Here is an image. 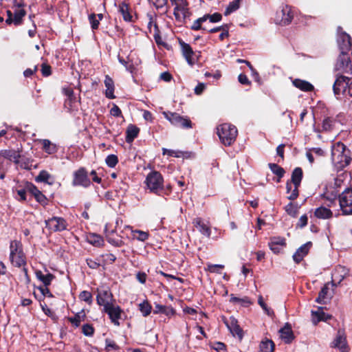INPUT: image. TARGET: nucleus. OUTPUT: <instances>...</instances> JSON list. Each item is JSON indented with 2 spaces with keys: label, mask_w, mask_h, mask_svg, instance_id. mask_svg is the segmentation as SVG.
Segmentation results:
<instances>
[{
  "label": "nucleus",
  "mask_w": 352,
  "mask_h": 352,
  "mask_svg": "<svg viewBox=\"0 0 352 352\" xmlns=\"http://www.w3.org/2000/svg\"><path fill=\"white\" fill-rule=\"evenodd\" d=\"M331 153V160L337 171L343 170L351 165L352 144L346 145L340 141L336 142L332 144Z\"/></svg>",
  "instance_id": "obj_1"
},
{
  "label": "nucleus",
  "mask_w": 352,
  "mask_h": 352,
  "mask_svg": "<svg viewBox=\"0 0 352 352\" xmlns=\"http://www.w3.org/2000/svg\"><path fill=\"white\" fill-rule=\"evenodd\" d=\"M164 177L157 170H152L148 173L144 184L150 192L161 196L164 189Z\"/></svg>",
  "instance_id": "obj_2"
},
{
  "label": "nucleus",
  "mask_w": 352,
  "mask_h": 352,
  "mask_svg": "<svg viewBox=\"0 0 352 352\" xmlns=\"http://www.w3.org/2000/svg\"><path fill=\"white\" fill-rule=\"evenodd\" d=\"M217 130L221 143L226 146H231L236 140L238 131L235 126L224 123L217 126Z\"/></svg>",
  "instance_id": "obj_3"
},
{
  "label": "nucleus",
  "mask_w": 352,
  "mask_h": 352,
  "mask_svg": "<svg viewBox=\"0 0 352 352\" xmlns=\"http://www.w3.org/2000/svg\"><path fill=\"white\" fill-rule=\"evenodd\" d=\"M10 260L16 267L25 266L27 264L26 256L23 250L22 243L19 241H12L10 245Z\"/></svg>",
  "instance_id": "obj_4"
},
{
  "label": "nucleus",
  "mask_w": 352,
  "mask_h": 352,
  "mask_svg": "<svg viewBox=\"0 0 352 352\" xmlns=\"http://www.w3.org/2000/svg\"><path fill=\"white\" fill-rule=\"evenodd\" d=\"M163 115L175 126L186 129L192 128V122L188 116L171 111H164Z\"/></svg>",
  "instance_id": "obj_5"
},
{
  "label": "nucleus",
  "mask_w": 352,
  "mask_h": 352,
  "mask_svg": "<svg viewBox=\"0 0 352 352\" xmlns=\"http://www.w3.org/2000/svg\"><path fill=\"white\" fill-rule=\"evenodd\" d=\"M173 5H175L174 15L176 21L184 22L185 19L189 17L190 12L188 8V3L186 0H170Z\"/></svg>",
  "instance_id": "obj_6"
},
{
  "label": "nucleus",
  "mask_w": 352,
  "mask_h": 352,
  "mask_svg": "<svg viewBox=\"0 0 352 352\" xmlns=\"http://www.w3.org/2000/svg\"><path fill=\"white\" fill-rule=\"evenodd\" d=\"M91 180L89 178L88 171L85 167H80L73 173L72 184L73 186H82L88 188L91 186Z\"/></svg>",
  "instance_id": "obj_7"
},
{
  "label": "nucleus",
  "mask_w": 352,
  "mask_h": 352,
  "mask_svg": "<svg viewBox=\"0 0 352 352\" xmlns=\"http://www.w3.org/2000/svg\"><path fill=\"white\" fill-rule=\"evenodd\" d=\"M351 78L343 75H336V80L333 85V91L335 96L339 98L344 94L346 89L351 87Z\"/></svg>",
  "instance_id": "obj_8"
},
{
  "label": "nucleus",
  "mask_w": 352,
  "mask_h": 352,
  "mask_svg": "<svg viewBox=\"0 0 352 352\" xmlns=\"http://www.w3.org/2000/svg\"><path fill=\"white\" fill-rule=\"evenodd\" d=\"M338 201L343 214H352V188L345 189L339 195Z\"/></svg>",
  "instance_id": "obj_9"
},
{
  "label": "nucleus",
  "mask_w": 352,
  "mask_h": 352,
  "mask_svg": "<svg viewBox=\"0 0 352 352\" xmlns=\"http://www.w3.org/2000/svg\"><path fill=\"white\" fill-rule=\"evenodd\" d=\"M102 311L109 316L111 322L114 325L118 327L120 325L119 320L121 319L124 311L119 305H117L116 302L111 304L108 307L106 306L102 309Z\"/></svg>",
  "instance_id": "obj_10"
},
{
  "label": "nucleus",
  "mask_w": 352,
  "mask_h": 352,
  "mask_svg": "<svg viewBox=\"0 0 352 352\" xmlns=\"http://www.w3.org/2000/svg\"><path fill=\"white\" fill-rule=\"evenodd\" d=\"M335 69L342 73L352 74V64L347 52H340L337 58Z\"/></svg>",
  "instance_id": "obj_11"
},
{
  "label": "nucleus",
  "mask_w": 352,
  "mask_h": 352,
  "mask_svg": "<svg viewBox=\"0 0 352 352\" xmlns=\"http://www.w3.org/2000/svg\"><path fill=\"white\" fill-rule=\"evenodd\" d=\"M96 302L99 306H102L104 308L111 304L116 302V299L113 297L109 289H96Z\"/></svg>",
  "instance_id": "obj_12"
},
{
  "label": "nucleus",
  "mask_w": 352,
  "mask_h": 352,
  "mask_svg": "<svg viewBox=\"0 0 352 352\" xmlns=\"http://www.w3.org/2000/svg\"><path fill=\"white\" fill-rule=\"evenodd\" d=\"M45 226L54 232H63L67 228V221L60 217H52L45 221Z\"/></svg>",
  "instance_id": "obj_13"
},
{
  "label": "nucleus",
  "mask_w": 352,
  "mask_h": 352,
  "mask_svg": "<svg viewBox=\"0 0 352 352\" xmlns=\"http://www.w3.org/2000/svg\"><path fill=\"white\" fill-rule=\"evenodd\" d=\"M293 19L294 12L292 8L288 6H285L280 11L276 12L275 21L277 24L285 26L289 25Z\"/></svg>",
  "instance_id": "obj_14"
},
{
  "label": "nucleus",
  "mask_w": 352,
  "mask_h": 352,
  "mask_svg": "<svg viewBox=\"0 0 352 352\" xmlns=\"http://www.w3.org/2000/svg\"><path fill=\"white\" fill-rule=\"evenodd\" d=\"M223 321L234 336H237L239 339L243 338V329L240 327L238 320L234 316H230L229 318L223 317Z\"/></svg>",
  "instance_id": "obj_15"
},
{
  "label": "nucleus",
  "mask_w": 352,
  "mask_h": 352,
  "mask_svg": "<svg viewBox=\"0 0 352 352\" xmlns=\"http://www.w3.org/2000/svg\"><path fill=\"white\" fill-rule=\"evenodd\" d=\"M270 240L269 248L274 254H279L287 245L286 239L284 237L273 236Z\"/></svg>",
  "instance_id": "obj_16"
},
{
  "label": "nucleus",
  "mask_w": 352,
  "mask_h": 352,
  "mask_svg": "<svg viewBox=\"0 0 352 352\" xmlns=\"http://www.w3.org/2000/svg\"><path fill=\"white\" fill-rule=\"evenodd\" d=\"M338 43L341 52L348 53L352 46L351 37L346 32H342L338 35Z\"/></svg>",
  "instance_id": "obj_17"
},
{
  "label": "nucleus",
  "mask_w": 352,
  "mask_h": 352,
  "mask_svg": "<svg viewBox=\"0 0 352 352\" xmlns=\"http://www.w3.org/2000/svg\"><path fill=\"white\" fill-rule=\"evenodd\" d=\"M14 6L16 9L13 12L12 23L15 26H18L22 24L23 19L26 15V11L22 8L23 4L17 3L16 0H14Z\"/></svg>",
  "instance_id": "obj_18"
},
{
  "label": "nucleus",
  "mask_w": 352,
  "mask_h": 352,
  "mask_svg": "<svg viewBox=\"0 0 352 352\" xmlns=\"http://www.w3.org/2000/svg\"><path fill=\"white\" fill-rule=\"evenodd\" d=\"M179 44L181 47L182 55L185 58L186 62L190 65L192 66L195 64V61L192 58V56L194 55L195 53L192 50V48L189 44L185 43L182 39L179 40Z\"/></svg>",
  "instance_id": "obj_19"
},
{
  "label": "nucleus",
  "mask_w": 352,
  "mask_h": 352,
  "mask_svg": "<svg viewBox=\"0 0 352 352\" xmlns=\"http://www.w3.org/2000/svg\"><path fill=\"white\" fill-rule=\"evenodd\" d=\"M331 346L338 348L342 352L346 351V340L343 330L339 329L334 340L331 344Z\"/></svg>",
  "instance_id": "obj_20"
},
{
  "label": "nucleus",
  "mask_w": 352,
  "mask_h": 352,
  "mask_svg": "<svg viewBox=\"0 0 352 352\" xmlns=\"http://www.w3.org/2000/svg\"><path fill=\"white\" fill-rule=\"evenodd\" d=\"M311 246L312 243L311 241H308L298 248L293 255L294 261L298 264L300 263L303 260L304 257L309 253Z\"/></svg>",
  "instance_id": "obj_21"
},
{
  "label": "nucleus",
  "mask_w": 352,
  "mask_h": 352,
  "mask_svg": "<svg viewBox=\"0 0 352 352\" xmlns=\"http://www.w3.org/2000/svg\"><path fill=\"white\" fill-rule=\"evenodd\" d=\"M280 336L286 344H290L295 338L292 327L289 323H286L283 327L279 330Z\"/></svg>",
  "instance_id": "obj_22"
},
{
  "label": "nucleus",
  "mask_w": 352,
  "mask_h": 352,
  "mask_svg": "<svg viewBox=\"0 0 352 352\" xmlns=\"http://www.w3.org/2000/svg\"><path fill=\"white\" fill-rule=\"evenodd\" d=\"M118 12L122 16L123 20L126 22H132L133 15L131 14V8L129 3H126L124 1L119 3L118 6Z\"/></svg>",
  "instance_id": "obj_23"
},
{
  "label": "nucleus",
  "mask_w": 352,
  "mask_h": 352,
  "mask_svg": "<svg viewBox=\"0 0 352 352\" xmlns=\"http://www.w3.org/2000/svg\"><path fill=\"white\" fill-rule=\"evenodd\" d=\"M312 321L317 324L320 321L327 322L331 318V316L324 312L323 307H319L317 311H311Z\"/></svg>",
  "instance_id": "obj_24"
},
{
  "label": "nucleus",
  "mask_w": 352,
  "mask_h": 352,
  "mask_svg": "<svg viewBox=\"0 0 352 352\" xmlns=\"http://www.w3.org/2000/svg\"><path fill=\"white\" fill-rule=\"evenodd\" d=\"M0 155L4 158L14 162L15 164H19V159L21 157V151L19 150H2L0 152Z\"/></svg>",
  "instance_id": "obj_25"
},
{
  "label": "nucleus",
  "mask_w": 352,
  "mask_h": 352,
  "mask_svg": "<svg viewBox=\"0 0 352 352\" xmlns=\"http://www.w3.org/2000/svg\"><path fill=\"white\" fill-rule=\"evenodd\" d=\"M292 85L302 91L311 92L314 90V85L305 80L295 78L292 80Z\"/></svg>",
  "instance_id": "obj_26"
},
{
  "label": "nucleus",
  "mask_w": 352,
  "mask_h": 352,
  "mask_svg": "<svg viewBox=\"0 0 352 352\" xmlns=\"http://www.w3.org/2000/svg\"><path fill=\"white\" fill-rule=\"evenodd\" d=\"M39 142L42 144V150L49 155L55 154L58 150V146L56 144L52 143L50 140H40Z\"/></svg>",
  "instance_id": "obj_27"
},
{
  "label": "nucleus",
  "mask_w": 352,
  "mask_h": 352,
  "mask_svg": "<svg viewBox=\"0 0 352 352\" xmlns=\"http://www.w3.org/2000/svg\"><path fill=\"white\" fill-rule=\"evenodd\" d=\"M140 129L132 124H129L126 130L125 140L127 143H131L138 136Z\"/></svg>",
  "instance_id": "obj_28"
},
{
  "label": "nucleus",
  "mask_w": 352,
  "mask_h": 352,
  "mask_svg": "<svg viewBox=\"0 0 352 352\" xmlns=\"http://www.w3.org/2000/svg\"><path fill=\"white\" fill-rule=\"evenodd\" d=\"M104 82L107 88L105 96L109 99H114L116 96L114 95L115 86L113 79L109 75H106Z\"/></svg>",
  "instance_id": "obj_29"
},
{
  "label": "nucleus",
  "mask_w": 352,
  "mask_h": 352,
  "mask_svg": "<svg viewBox=\"0 0 352 352\" xmlns=\"http://www.w3.org/2000/svg\"><path fill=\"white\" fill-rule=\"evenodd\" d=\"M35 181L36 182H43L49 185H53L55 182V179L47 170H43L40 171L38 175L35 177Z\"/></svg>",
  "instance_id": "obj_30"
},
{
  "label": "nucleus",
  "mask_w": 352,
  "mask_h": 352,
  "mask_svg": "<svg viewBox=\"0 0 352 352\" xmlns=\"http://www.w3.org/2000/svg\"><path fill=\"white\" fill-rule=\"evenodd\" d=\"M35 275L36 278L43 283V287L50 286L52 281L55 278V276L54 274L50 272L47 274H43L41 270H36L35 272Z\"/></svg>",
  "instance_id": "obj_31"
},
{
  "label": "nucleus",
  "mask_w": 352,
  "mask_h": 352,
  "mask_svg": "<svg viewBox=\"0 0 352 352\" xmlns=\"http://www.w3.org/2000/svg\"><path fill=\"white\" fill-rule=\"evenodd\" d=\"M193 223L202 234L206 236L207 237L210 236L211 230L210 227L207 226L201 218L197 217L195 219Z\"/></svg>",
  "instance_id": "obj_32"
},
{
  "label": "nucleus",
  "mask_w": 352,
  "mask_h": 352,
  "mask_svg": "<svg viewBox=\"0 0 352 352\" xmlns=\"http://www.w3.org/2000/svg\"><path fill=\"white\" fill-rule=\"evenodd\" d=\"M87 318L86 314L84 309L76 313L73 317H68L67 320L73 327L77 328L80 326L81 322H84Z\"/></svg>",
  "instance_id": "obj_33"
},
{
  "label": "nucleus",
  "mask_w": 352,
  "mask_h": 352,
  "mask_svg": "<svg viewBox=\"0 0 352 352\" xmlns=\"http://www.w3.org/2000/svg\"><path fill=\"white\" fill-rule=\"evenodd\" d=\"M314 215L318 219H329L332 218L333 212L330 209L320 206L315 210Z\"/></svg>",
  "instance_id": "obj_34"
},
{
  "label": "nucleus",
  "mask_w": 352,
  "mask_h": 352,
  "mask_svg": "<svg viewBox=\"0 0 352 352\" xmlns=\"http://www.w3.org/2000/svg\"><path fill=\"white\" fill-rule=\"evenodd\" d=\"M153 314H164L166 316L170 317L175 314V310L172 307H166L165 305L155 304Z\"/></svg>",
  "instance_id": "obj_35"
},
{
  "label": "nucleus",
  "mask_w": 352,
  "mask_h": 352,
  "mask_svg": "<svg viewBox=\"0 0 352 352\" xmlns=\"http://www.w3.org/2000/svg\"><path fill=\"white\" fill-rule=\"evenodd\" d=\"M162 154L167 155L170 157H183V158H188L190 157L191 153L188 151H175L171 149H168L163 148H162Z\"/></svg>",
  "instance_id": "obj_36"
},
{
  "label": "nucleus",
  "mask_w": 352,
  "mask_h": 352,
  "mask_svg": "<svg viewBox=\"0 0 352 352\" xmlns=\"http://www.w3.org/2000/svg\"><path fill=\"white\" fill-rule=\"evenodd\" d=\"M302 178V169L300 167H296L293 170L292 173L291 179L289 181L291 182L293 184V185L300 186Z\"/></svg>",
  "instance_id": "obj_37"
},
{
  "label": "nucleus",
  "mask_w": 352,
  "mask_h": 352,
  "mask_svg": "<svg viewBox=\"0 0 352 352\" xmlns=\"http://www.w3.org/2000/svg\"><path fill=\"white\" fill-rule=\"evenodd\" d=\"M87 241L95 247H102L104 245L103 238L96 233H89L87 235Z\"/></svg>",
  "instance_id": "obj_38"
},
{
  "label": "nucleus",
  "mask_w": 352,
  "mask_h": 352,
  "mask_svg": "<svg viewBox=\"0 0 352 352\" xmlns=\"http://www.w3.org/2000/svg\"><path fill=\"white\" fill-rule=\"evenodd\" d=\"M268 166L271 171L277 177L276 182H280L281 179L285 174V170L283 168L275 163L268 164Z\"/></svg>",
  "instance_id": "obj_39"
},
{
  "label": "nucleus",
  "mask_w": 352,
  "mask_h": 352,
  "mask_svg": "<svg viewBox=\"0 0 352 352\" xmlns=\"http://www.w3.org/2000/svg\"><path fill=\"white\" fill-rule=\"evenodd\" d=\"M259 348L261 352H274L275 344L272 340L265 338L261 340Z\"/></svg>",
  "instance_id": "obj_40"
},
{
  "label": "nucleus",
  "mask_w": 352,
  "mask_h": 352,
  "mask_svg": "<svg viewBox=\"0 0 352 352\" xmlns=\"http://www.w3.org/2000/svg\"><path fill=\"white\" fill-rule=\"evenodd\" d=\"M151 4H153L156 10H161L162 13H166L168 11V0H148Z\"/></svg>",
  "instance_id": "obj_41"
},
{
  "label": "nucleus",
  "mask_w": 352,
  "mask_h": 352,
  "mask_svg": "<svg viewBox=\"0 0 352 352\" xmlns=\"http://www.w3.org/2000/svg\"><path fill=\"white\" fill-rule=\"evenodd\" d=\"M338 123V121L336 118L333 117H327L325 119H324L322 122V129L325 131H330L333 130L334 127H336V124Z\"/></svg>",
  "instance_id": "obj_42"
},
{
  "label": "nucleus",
  "mask_w": 352,
  "mask_h": 352,
  "mask_svg": "<svg viewBox=\"0 0 352 352\" xmlns=\"http://www.w3.org/2000/svg\"><path fill=\"white\" fill-rule=\"evenodd\" d=\"M230 302L234 304H240L243 307H248L252 304V301L249 297L245 296L243 298H239L236 297L234 294L230 295Z\"/></svg>",
  "instance_id": "obj_43"
},
{
  "label": "nucleus",
  "mask_w": 352,
  "mask_h": 352,
  "mask_svg": "<svg viewBox=\"0 0 352 352\" xmlns=\"http://www.w3.org/2000/svg\"><path fill=\"white\" fill-rule=\"evenodd\" d=\"M242 1L243 0H234L233 1L230 2L224 12V15L228 16L231 13L236 11L240 8V5Z\"/></svg>",
  "instance_id": "obj_44"
},
{
  "label": "nucleus",
  "mask_w": 352,
  "mask_h": 352,
  "mask_svg": "<svg viewBox=\"0 0 352 352\" xmlns=\"http://www.w3.org/2000/svg\"><path fill=\"white\" fill-rule=\"evenodd\" d=\"M139 310L144 317H147L151 313L152 306L149 302L146 300L139 304Z\"/></svg>",
  "instance_id": "obj_45"
},
{
  "label": "nucleus",
  "mask_w": 352,
  "mask_h": 352,
  "mask_svg": "<svg viewBox=\"0 0 352 352\" xmlns=\"http://www.w3.org/2000/svg\"><path fill=\"white\" fill-rule=\"evenodd\" d=\"M298 206L297 204L289 202L285 206V210L287 214L292 217H296L298 213Z\"/></svg>",
  "instance_id": "obj_46"
},
{
  "label": "nucleus",
  "mask_w": 352,
  "mask_h": 352,
  "mask_svg": "<svg viewBox=\"0 0 352 352\" xmlns=\"http://www.w3.org/2000/svg\"><path fill=\"white\" fill-rule=\"evenodd\" d=\"M120 349L116 342L109 338L105 339V350L107 352H117Z\"/></svg>",
  "instance_id": "obj_47"
},
{
  "label": "nucleus",
  "mask_w": 352,
  "mask_h": 352,
  "mask_svg": "<svg viewBox=\"0 0 352 352\" xmlns=\"http://www.w3.org/2000/svg\"><path fill=\"white\" fill-rule=\"evenodd\" d=\"M76 101V97L75 96L67 97L65 100L64 107L70 112L74 109Z\"/></svg>",
  "instance_id": "obj_48"
},
{
  "label": "nucleus",
  "mask_w": 352,
  "mask_h": 352,
  "mask_svg": "<svg viewBox=\"0 0 352 352\" xmlns=\"http://www.w3.org/2000/svg\"><path fill=\"white\" fill-rule=\"evenodd\" d=\"M329 292V287L327 285L322 287L320 292L318 294V296L316 299V302L318 303H324V299L327 298V293Z\"/></svg>",
  "instance_id": "obj_49"
},
{
  "label": "nucleus",
  "mask_w": 352,
  "mask_h": 352,
  "mask_svg": "<svg viewBox=\"0 0 352 352\" xmlns=\"http://www.w3.org/2000/svg\"><path fill=\"white\" fill-rule=\"evenodd\" d=\"M206 21V19L203 16L201 17H199V19H197V20H195L193 23V24L192 25L190 29L192 30H204V31H206V28L203 27L201 25V24Z\"/></svg>",
  "instance_id": "obj_50"
},
{
  "label": "nucleus",
  "mask_w": 352,
  "mask_h": 352,
  "mask_svg": "<svg viewBox=\"0 0 352 352\" xmlns=\"http://www.w3.org/2000/svg\"><path fill=\"white\" fill-rule=\"evenodd\" d=\"M133 232V238L140 241H145L148 239L149 236V234L148 232L142 230H137Z\"/></svg>",
  "instance_id": "obj_51"
},
{
  "label": "nucleus",
  "mask_w": 352,
  "mask_h": 352,
  "mask_svg": "<svg viewBox=\"0 0 352 352\" xmlns=\"http://www.w3.org/2000/svg\"><path fill=\"white\" fill-rule=\"evenodd\" d=\"M34 197L38 203L44 207L48 204V199L41 190Z\"/></svg>",
  "instance_id": "obj_52"
},
{
  "label": "nucleus",
  "mask_w": 352,
  "mask_h": 352,
  "mask_svg": "<svg viewBox=\"0 0 352 352\" xmlns=\"http://www.w3.org/2000/svg\"><path fill=\"white\" fill-rule=\"evenodd\" d=\"M204 17L206 19V21L208 19L211 23H217L222 19V15L219 12H214L212 14H206Z\"/></svg>",
  "instance_id": "obj_53"
},
{
  "label": "nucleus",
  "mask_w": 352,
  "mask_h": 352,
  "mask_svg": "<svg viewBox=\"0 0 352 352\" xmlns=\"http://www.w3.org/2000/svg\"><path fill=\"white\" fill-rule=\"evenodd\" d=\"M105 162L110 168H114L118 163V157L114 154L109 155L106 159Z\"/></svg>",
  "instance_id": "obj_54"
},
{
  "label": "nucleus",
  "mask_w": 352,
  "mask_h": 352,
  "mask_svg": "<svg viewBox=\"0 0 352 352\" xmlns=\"http://www.w3.org/2000/svg\"><path fill=\"white\" fill-rule=\"evenodd\" d=\"M79 298L86 302L87 304L91 305L93 302V296L91 292L88 291H82L79 294Z\"/></svg>",
  "instance_id": "obj_55"
},
{
  "label": "nucleus",
  "mask_w": 352,
  "mask_h": 352,
  "mask_svg": "<svg viewBox=\"0 0 352 352\" xmlns=\"http://www.w3.org/2000/svg\"><path fill=\"white\" fill-rule=\"evenodd\" d=\"M25 186L27 190V192H29L31 194L33 197L36 195L37 192H39V189L32 182H25Z\"/></svg>",
  "instance_id": "obj_56"
},
{
  "label": "nucleus",
  "mask_w": 352,
  "mask_h": 352,
  "mask_svg": "<svg viewBox=\"0 0 352 352\" xmlns=\"http://www.w3.org/2000/svg\"><path fill=\"white\" fill-rule=\"evenodd\" d=\"M95 329L92 324H85L82 327V333L86 336H92L94 334Z\"/></svg>",
  "instance_id": "obj_57"
},
{
  "label": "nucleus",
  "mask_w": 352,
  "mask_h": 352,
  "mask_svg": "<svg viewBox=\"0 0 352 352\" xmlns=\"http://www.w3.org/2000/svg\"><path fill=\"white\" fill-rule=\"evenodd\" d=\"M104 264H112L116 260V256L111 253H106L101 255Z\"/></svg>",
  "instance_id": "obj_58"
},
{
  "label": "nucleus",
  "mask_w": 352,
  "mask_h": 352,
  "mask_svg": "<svg viewBox=\"0 0 352 352\" xmlns=\"http://www.w3.org/2000/svg\"><path fill=\"white\" fill-rule=\"evenodd\" d=\"M89 21L93 30H97L99 27L100 21L96 19V14L93 13L89 16Z\"/></svg>",
  "instance_id": "obj_59"
},
{
  "label": "nucleus",
  "mask_w": 352,
  "mask_h": 352,
  "mask_svg": "<svg viewBox=\"0 0 352 352\" xmlns=\"http://www.w3.org/2000/svg\"><path fill=\"white\" fill-rule=\"evenodd\" d=\"M224 268V265L218 264H207V270L211 273H219L221 270Z\"/></svg>",
  "instance_id": "obj_60"
},
{
  "label": "nucleus",
  "mask_w": 352,
  "mask_h": 352,
  "mask_svg": "<svg viewBox=\"0 0 352 352\" xmlns=\"http://www.w3.org/2000/svg\"><path fill=\"white\" fill-rule=\"evenodd\" d=\"M41 71L43 76L48 77L52 74V67L47 63H43Z\"/></svg>",
  "instance_id": "obj_61"
},
{
  "label": "nucleus",
  "mask_w": 352,
  "mask_h": 352,
  "mask_svg": "<svg viewBox=\"0 0 352 352\" xmlns=\"http://www.w3.org/2000/svg\"><path fill=\"white\" fill-rule=\"evenodd\" d=\"M107 241L111 245H113L115 247H121L124 245V243L122 240L119 239H113L110 236H107Z\"/></svg>",
  "instance_id": "obj_62"
},
{
  "label": "nucleus",
  "mask_w": 352,
  "mask_h": 352,
  "mask_svg": "<svg viewBox=\"0 0 352 352\" xmlns=\"http://www.w3.org/2000/svg\"><path fill=\"white\" fill-rule=\"evenodd\" d=\"M16 193L19 196V199H18L19 201H25L27 200V190L25 186L23 188H19L16 189Z\"/></svg>",
  "instance_id": "obj_63"
},
{
  "label": "nucleus",
  "mask_w": 352,
  "mask_h": 352,
  "mask_svg": "<svg viewBox=\"0 0 352 352\" xmlns=\"http://www.w3.org/2000/svg\"><path fill=\"white\" fill-rule=\"evenodd\" d=\"M300 186L294 185V188L292 189L291 194L287 197L288 199L294 201L298 198V197L299 196L298 188Z\"/></svg>",
  "instance_id": "obj_64"
}]
</instances>
